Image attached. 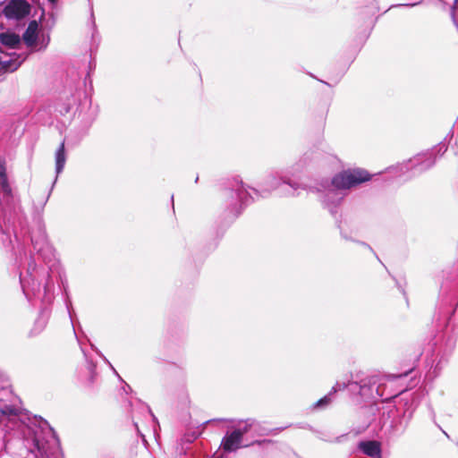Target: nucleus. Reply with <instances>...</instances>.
<instances>
[{
	"instance_id": "nucleus-32",
	"label": "nucleus",
	"mask_w": 458,
	"mask_h": 458,
	"mask_svg": "<svg viewBox=\"0 0 458 458\" xmlns=\"http://www.w3.org/2000/svg\"><path fill=\"white\" fill-rule=\"evenodd\" d=\"M407 6H414L415 4H406Z\"/></svg>"
},
{
	"instance_id": "nucleus-28",
	"label": "nucleus",
	"mask_w": 458,
	"mask_h": 458,
	"mask_svg": "<svg viewBox=\"0 0 458 458\" xmlns=\"http://www.w3.org/2000/svg\"><path fill=\"white\" fill-rule=\"evenodd\" d=\"M361 245H363L364 247L368 248L369 250H372V249L370 248L369 245L366 244L365 242H360Z\"/></svg>"
},
{
	"instance_id": "nucleus-22",
	"label": "nucleus",
	"mask_w": 458,
	"mask_h": 458,
	"mask_svg": "<svg viewBox=\"0 0 458 458\" xmlns=\"http://www.w3.org/2000/svg\"><path fill=\"white\" fill-rule=\"evenodd\" d=\"M46 325H47L46 318H38L35 322V327L33 328L31 334L39 333L40 331L43 330V328L46 327Z\"/></svg>"
},
{
	"instance_id": "nucleus-17",
	"label": "nucleus",
	"mask_w": 458,
	"mask_h": 458,
	"mask_svg": "<svg viewBox=\"0 0 458 458\" xmlns=\"http://www.w3.org/2000/svg\"><path fill=\"white\" fill-rule=\"evenodd\" d=\"M1 42L10 47H15L20 43V38L13 33H3L0 35Z\"/></svg>"
},
{
	"instance_id": "nucleus-21",
	"label": "nucleus",
	"mask_w": 458,
	"mask_h": 458,
	"mask_svg": "<svg viewBox=\"0 0 458 458\" xmlns=\"http://www.w3.org/2000/svg\"><path fill=\"white\" fill-rule=\"evenodd\" d=\"M49 41H50V37L48 34H45V33H42L40 35H38V50H41V49H44L47 47V45L49 44Z\"/></svg>"
},
{
	"instance_id": "nucleus-13",
	"label": "nucleus",
	"mask_w": 458,
	"mask_h": 458,
	"mask_svg": "<svg viewBox=\"0 0 458 458\" xmlns=\"http://www.w3.org/2000/svg\"><path fill=\"white\" fill-rule=\"evenodd\" d=\"M38 24L37 21L33 20L30 21L26 30L22 35V38L24 43L29 47H38Z\"/></svg>"
},
{
	"instance_id": "nucleus-4",
	"label": "nucleus",
	"mask_w": 458,
	"mask_h": 458,
	"mask_svg": "<svg viewBox=\"0 0 458 458\" xmlns=\"http://www.w3.org/2000/svg\"><path fill=\"white\" fill-rule=\"evenodd\" d=\"M349 391L352 394L360 396L363 400H375L383 397L387 400L395 396V394H385V384L378 376L367 377L360 381H350Z\"/></svg>"
},
{
	"instance_id": "nucleus-14",
	"label": "nucleus",
	"mask_w": 458,
	"mask_h": 458,
	"mask_svg": "<svg viewBox=\"0 0 458 458\" xmlns=\"http://www.w3.org/2000/svg\"><path fill=\"white\" fill-rule=\"evenodd\" d=\"M232 198H236L237 201L240 202V207L246 204L249 199H254V197L248 191L242 182H236L233 189L231 191Z\"/></svg>"
},
{
	"instance_id": "nucleus-9",
	"label": "nucleus",
	"mask_w": 458,
	"mask_h": 458,
	"mask_svg": "<svg viewBox=\"0 0 458 458\" xmlns=\"http://www.w3.org/2000/svg\"><path fill=\"white\" fill-rule=\"evenodd\" d=\"M30 13V5L24 0H11L4 9L5 17L14 20H21Z\"/></svg>"
},
{
	"instance_id": "nucleus-18",
	"label": "nucleus",
	"mask_w": 458,
	"mask_h": 458,
	"mask_svg": "<svg viewBox=\"0 0 458 458\" xmlns=\"http://www.w3.org/2000/svg\"><path fill=\"white\" fill-rule=\"evenodd\" d=\"M333 393L330 391L327 395L323 398L319 399L317 403H314L315 409H325L327 408L333 401Z\"/></svg>"
},
{
	"instance_id": "nucleus-3",
	"label": "nucleus",
	"mask_w": 458,
	"mask_h": 458,
	"mask_svg": "<svg viewBox=\"0 0 458 458\" xmlns=\"http://www.w3.org/2000/svg\"><path fill=\"white\" fill-rule=\"evenodd\" d=\"M13 202V198L6 174L5 162L0 157V206L3 212V217H0V240L4 244H6L7 242L12 243L6 230L13 224V212L15 213V208Z\"/></svg>"
},
{
	"instance_id": "nucleus-10",
	"label": "nucleus",
	"mask_w": 458,
	"mask_h": 458,
	"mask_svg": "<svg viewBox=\"0 0 458 458\" xmlns=\"http://www.w3.org/2000/svg\"><path fill=\"white\" fill-rule=\"evenodd\" d=\"M47 442L41 436L35 434L31 445L28 446L26 458H44L47 454Z\"/></svg>"
},
{
	"instance_id": "nucleus-16",
	"label": "nucleus",
	"mask_w": 458,
	"mask_h": 458,
	"mask_svg": "<svg viewBox=\"0 0 458 458\" xmlns=\"http://www.w3.org/2000/svg\"><path fill=\"white\" fill-rule=\"evenodd\" d=\"M19 413V408L13 404H1L0 405V424L3 423L6 418L16 416Z\"/></svg>"
},
{
	"instance_id": "nucleus-11",
	"label": "nucleus",
	"mask_w": 458,
	"mask_h": 458,
	"mask_svg": "<svg viewBox=\"0 0 458 458\" xmlns=\"http://www.w3.org/2000/svg\"><path fill=\"white\" fill-rule=\"evenodd\" d=\"M456 345V335H448L445 336L444 342L438 347L437 356H439V360L437 364V368H438L443 361H446L448 358L453 353Z\"/></svg>"
},
{
	"instance_id": "nucleus-12",
	"label": "nucleus",
	"mask_w": 458,
	"mask_h": 458,
	"mask_svg": "<svg viewBox=\"0 0 458 458\" xmlns=\"http://www.w3.org/2000/svg\"><path fill=\"white\" fill-rule=\"evenodd\" d=\"M358 449L367 456L372 458H381V444L376 440L360 441Z\"/></svg>"
},
{
	"instance_id": "nucleus-6",
	"label": "nucleus",
	"mask_w": 458,
	"mask_h": 458,
	"mask_svg": "<svg viewBox=\"0 0 458 458\" xmlns=\"http://www.w3.org/2000/svg\"><path fill=\"white\" fill-rule=\"evenodd\" d=\"M285 184L288 185L290 190L284 192V195L288 196H295V191L299 189H304L299 182L292 180L286 174H283L282 173L270 174L265 177L262 183L259 186V189L252 188L251 191L256 195H260L261 197L268 196L273 191L278 189L281 185Z\"/></svg>"
},
{
	"instance_id": "nucleus-1",
	"label": "nucleus",
	"mask_w": 458,
	"mask_h": 458,
	"mask_svg": "<svg viewBox=\"0 0 458 458\" xmlns=\"http://www.w3.org/2000/svg\"><path fill=\"white\" fill-rule=\"evenodd\" d=\"M370 179L363 169L346 170L335 175L327 185L323 202L331 214L337 212L336 208L345 196V191Z\"/></svg>"
},
{
	"instance_id": "nucleus-8",
	"label": "nucleus",
	"mask_w": 458,
	"mask_h": 458,
	"mask_svg": "<svg viewBox=\"0 0 458 458\" xmlns=\"http://www.w3.org/2000/svg\"><path fill=\"white\" fill-rule=\"evenodd\" d=\"M252 426L250 420L240 421L237 426L232 427L233 430L227 433L222 440V447L225 452H233L243 446L242 437Z\"/></svg>"
},
{
	"instance_id": "nucleus-29",
	"label": "nucleus",
	"mask_w": 458,
	"mask_h": 458,
	"mask_svg": "<svg viewBox=\"0 0 458 458\" xmlns=\"http://www.w3.org/2000/svg\"><path fill=\"white\" fill-rule=\"evenodd\" d=\"M147 409H148V411L151 414V416L155 419L154 415L151 413V410L148 407H147Z\"/></svg>"
},
{
	"instance_id": "nucleus-26",
	"label": "nucleus",
	"mask_w": 458,
	"mask_h": 458,
	"mask_svg": "<svg viewBox=\"0 0 458 458\" xmlns=\"http://www.w3.org/2000/svg\"><path fill=\"white\" fill-rule=\"evenodd\" d=\"M232 205L233 206V211H234V210H235V214H236V215H239V214H240V210L236 208L237 203H236V202H235V203H232Z\"/></svg>"
},
{
	"instance_id": "nucleus-5",
	"label": "nucleus",
	"mask_w": 458,
	"mask_h": 458,
	"mask_svg": "<svg viewBox=\"0 0 458 458\" xmlns=\"http://www.w3.org/2000/svg\"><path fill=\"white\" fill-rule=\"evenodd\" d=\"M446 150L447 145L441 142L437 147H435L431 152L417 155L405 163L396 165L394 169L396 170V173L399 174H403L409 170H414L418 173H422L435 165L437 157L434 156L438 155L439 157H442L446 152Z\"/></svg>"
},
{
	"instance_id": "nucleus-31",
	"label": "nucleus",
	"mask_w": 458,
	"mask_h": 458,
	"mask_svg": "<svg viewBox=\"0 0 458 458\" xmlns=\"http://www.w3.org/2000/svg\"><path fill=\"white\" fill-rule=\"evenodd\" d=\"M48 1L51 2V3L56 2V0H48Z\"/></svg>"
},
{
	"instance_id": "nucleus-15",
	"label": "nucleus",
	"mask_w": 458,
	"mask_h": 458,
	"mask_svg": "<svg viewBox=\"0 0 458 458\" xmlns=\"http://www.w3.org/2000/svg\"><path fill=\"white\" fill-rule=\"evenodd\" d=\"M66 162L64 141H63L58 147L55 152V172L58 175L64 170Z\"/></svg>"
},
{
	"instance_id": "nucleus-27",
	"label": "nucleus",
	"mask_w": 458,
	"mask_h": 458,
	"mask_svg": "<svg viewBox=\"0 0 458 458\" xmlns=\"http://www.w3.org/2000/svg\"><path fill=\"white\" fill-rule=\"evenodd\" d=\"M399 377V376H395V375H390L387 377L388 379H391V380H394L395 378Z\"/></svg>"
},
{
	"instance_id": "nucleus-30",
	"label": "nucleus",
	"mask_w": 458,
	"mask_h": 458,
	"mask_svg": "<svg viewBox=\"0 0 458 458\" xmlns=\"http://www.w3.org/2000/svg\"><path fill=\"white\" fill-rule=\"evenodd\" d=\"M431 414H432V418L435 419V412L432 409H431Z\"/></svg>"
},
{
	"instance_id": "nucleus-7",
	"label": "nucleus",
	"mask_w": 458,
	"mask_h": 458,
	"mask_svg": "<svg viewBox=\"0 0 458 458\" xmlns=\"http://www.w3.org/2000/svg\"><path fill=\"white\" fill-rule=\"evenodd\" d=\"M30 241L34 250L46 264H50L55 260V250L48 242L46 232L41 225H38L37 232L32 233Z\"/></svg>"
},
{
	"instance_id": "nucleus-24",
	"label": "nucleus",
	"mask_w": 458,
	"mask_h": 458,
	"mask_svg": "<svg viewBox=\"0 0 458 458\" xmlns=\"http://www.w3.org/2000/svg\"><path fill=\"white\" fill-rule=\"evenodd\" d=\"M90 21H91L93 30H97V26H96L95 16H94V13H93V8L92 7L90 8Z\"/></svg>"
},
{
	"instance_id": "nucleus-19",
	"label": "nucleus",
	"mask_w": 458,
	"mask_h": 458,
	"mask_svg": "<svg viewBox=\"0 0 458 458\" xmlns=\"http://www.w3.org/2000/svg\"><path fill=\"white\" fill-rule=\"evenodd\" d=\"M20 65L21 62L13 60L2 61V64H0V66L7 72H14L20 67Z\"/></svg>"
},
{
	"instance_id": "nucleus-20",
	"label": "nucleus",
	"mask_w": 458,
	"mask_h": 458,
	"mask_svg": "<svg viewBox=\"0 0 458 458\" xmlns=\"http://www.w3.org/2000/svg\"><path fill=\"white\" fill-rule=\"evenodd\" d=\"M347 222H341L339 225H338V227L340 229V233H341V235L345 239V240H350V241H354V239L352 237V234H353V231L352 230L350 233L347 232Z\"/></svg>"
},
{
	"instance_id": "nucleus-23",
	"label": "nucleus",
	"mask_w": 458,
	"mask_h": 458,
	"mask_svg": "<svg viewBox=\"0 0 458 458\" xmlns=\"http://www.w3.org/2000/svg\"><path fill=\"white\" fill-rule=\"evenodd\" d=\"M349 382L350 381H348L347 383L337 381L330 391L333 393V394H335L338 391L344 390L345 388L349 389Z\"/></svg>"
},
{
	"instance_id": "nucleus-2",
	"label": "nucleus",
	"mask_w": 458,
	"mask_h": 458,
	"mask_svg": "<svg viewBox=\"0 0 458 458\" xmlns=\"http://www.w3.org/2000/svg\"><path fill=\"white\" fill-rule=\"evenodd\" d=\"M23 293L29 298L30 293L44 303H50L53 298L54 284L49 270L38 269L35 259L30 256L24 277L20 276Z\"/></svg>"
},
{
	"instance_id": "nucleus-25",
	"label": "nucleus",
	"mask_w": 458,
	"mask_h": 458,
	"mask_svg": "<svg viewBox=\"0 0 458 458\" xmlns=\"http://www.w3.org/2000/svg\"><path fill=\"white\" fill-rule=\"evenodd\" d=\"M94 369H95V365L93 363H89V369L91 373V378L93 377V371H94Z\"/></svg>"
}]
</instances>
